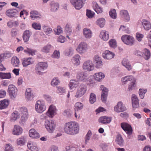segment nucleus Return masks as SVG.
I'll return each mask as SVG.
<instances>
[{"label":"nucleus","mask_w":151,"mask_h":151,"mask_svg":"<svg viewBox=\"0 0 151 151\" xmlns=\"http://www.w3.org/2000/svg\"><path fill=\"white\" fill-rule=\"evenodd\" d=\"M63 129L66 134L73 135L79 133V126L78 123L76 122L70 121L65 124Z\"/></svg>","instance_id":"f257e3e1"},{"label":"nucleus","mask_w":151,"mask_h":151,"mask_svg":"<svg viewBox=\"0 0 151 151\" xmlns=\"http://www.w3.org/2000/svg\"><path fill=\"white\" fill-rule=\"evenodd\" d=\"M91 76H89L87 73L80 71L78 72L76 75L77 80L79 81L91 83Z\"/></svg>","instance_id":"f03ea898"},{"label":"nucleus","mask_w":151,"mask_h":151,"mask_svg":"<svg viewBox=\"0 0 151 151\" xmlns=\"http://www.w3.org/2000/svg\"><path fill=\"white\" fill-rule=\"evenodd\" d=\"M87 89V86L85 84L81 83L77 88L74 97L77 99L80 98L86 93Z\"/></svg>","instance_id":"7ed1b4c3"},{"label":"nucleus","mask_w":151,"mask_h":151,"mask_svg":"<svg viewBox=\"0 0 151 151\" xmlns=\"http://www.w3.org/2000/svg\"><path fill=\"white\" fill-rule=\"evenodd\" d=\"M35 110L39 113H42L46 109L45 103L43 100L37 101L35 105Z\"/></svg>","instance_id":"20e7f679"},{"label":"nucleus","mask_w":151,"mask_h":151,"mask_svg":"<svg viewBox=\"0 0 151 151\" xmlns=\"http://www.w3.org/2000/svg\"><path fill=\"white\" fill-rule=\"evenodd\" d=\"M89 46L86 42L83 41L78 45L76 48V50L79 54L82 55L86 52Z\"/></svg>","instance_id":"39448f33"},{"label":"nucleus","mask_w":151,"mask_h":151,"mask_svg":"<svg viewBox=\"0 0 151 151\" xmlns=\"http://www.w3.org/2000/svg\"><path fill=\"white\" fill-rule=\"evenodd\" d=\"M47 67V63L45 62H40L36 65L35 70L37 74L42 75L44 73L42 71L46 70Z\"/></svg>","instance_id":"423d86ee"},{"label":"nucleus","mask_w":151,"mask_h":151,"mask_svg":"<svg viewBox=\"0 0 151 151\" xmlns=\"http://www.w3.org/2000/svg\"><path fill=\"white\" fill-rule=\"evenodd\" d=\"M19 111L21 115V122L23 124L27 120L29 117L28 110L26 107H22L20 108Z\"/></svg>","instance_id":"0eeeda50"},{"label":"nucleus","mask_w":151,"mask_h":151,"mask_svg":"<svg viewBox=\"0 0 151 151\" xmlns=\"http://www.w3.org/2000/svg\"><path fill=\"white\" fill-rule=\"evenodd\" d=\"M121 40L125 44L130 46L133 45L135 41V39L133 37L127 35H122Z\"/></svg>","instance_id":"6e6552de"},{"label":"nucleus","mask_w":151,"mask_h":151,"mask_svg":"<svg viewBox=\"0 0 151 151\" xmlns=\"http://www.w3.org/2000/svg\"><path fill=\"white\" fill-rule=\"evenodd\" d=\"M82 68L84 70L90 72L93 70L95 67L92 60H88L83 62L82 65Z\"/></svg>","instance_id":"1a4fd4ad"},{"label":"nucleus","mask_w":151,"mask_h":151,"mask_svg":"<svg viewBox=\"0 0 151 151\" xmlns=\"http://www.w3.org/2000/svg\"><path fill=\"white\" fill-rule=\"evenodd\" d=\"M45 126L47 131L50 133L53 132L56 127L55 123L52 120H46L45 122Z\"/></svg>","instance_id":"9d476101"},{"label":"nucleus","mask_w":151,"mask_h":151,"mask_svg":"<svg viewBox=\"0 0 151 151\" xmlns=\"http://www.w3.org/2000/svg\"><path fill=\"white\" fill-rule=\"evenodd\" d=\"M8 92L11 99L15 98L17 95L18 89L15 86L10 85L8 86Z\"/></svg>","instance_id":"9b49d317"},{"label":"nucleus","mask_w":151,"mask_h":151,"mask_svg":"<svg viewBox=\"0 0 151 151\" xmlns=\"http://www.w3.org/2000/svg\"><path fill=\"white\" fill-rule=\"evenodd\" d=\"M121 127L128 136L132 133L133 129L130 125L128 123L123 122L121 124Z\"/></svg>","instance_id":"f8f14e48"},{"label":"nucleus","mask_w":151,"mask_h":151,"mask_svg":"<svg viewBox=\"0 0 151 151\" xmlns=\"http://www.w3.org/2000/svg\"><path fill=\"white\" fill-rule=\"evenodd\" d=\"M126 107L124 105L122 101H119L114 107V111L117 113H120L125 111Z\"/></svg>","instance_id":"ddd939ff"},{"label":"nucleus","mask_w":151,"mask_h":151,"mask_svg":"<svg viewBox=\"0 0 151 151\" xmlns=\"http://www.w3.org/2000/svg\"><path fill=\"white\" fill-rule=\"evenodd\" d=\"M25 99L27 101H32L34 97V96L31 89L28 88L26 89L24 93Z\"/></svg>","instance_id":"4468645a"},{"label":"nucleus","mask_w":151,"mask_h":151,"mask_svg":"<svg viewBox=\"0 0 151 151\" xmlns=\"http://www.w3.org/2000/svg\"><path fill=\"white\" fill-rule=\"evenodd\" d=\"M57 109L56 106L53 104L50 105L47 111V114L50 116V118H52L57 114Z\"/></svg>","instance_id":"2eb2a0df"},{"label":"nucleus","mask_w":151,"mask_h":151,"mask_svg":"<svg viewBox=\"0 0 151 151\" xmlns=\"http://www.w3.org/2000/svg\"><path fill=\"white\" fill-rule=\"evenodd\" d=\"M93 62L95 64L96 68H100L102 66L103 64L101 58L99 55H96L94 56Z\"/></svg>","instance_id":"dca6fc26"},{"label":"nucleus","mask_w":151,"mask_h":151,"mask_svg":"<svg viewBox=\"0 0 151 151\" xmlns=\"http://www.w3.org/2000/svg\"><path fill=\"white\" fill-rule=\"evenodd\" d=\"M22 64L24 67L28 66L32 64L34 62L33 59L30 57L23 58L21 60Z\"/></svg>","instance_id":"f3484780"},{"label":"nucleus","mask_w":151,"mask_h":151,"mask_svg":"<svg viewBox=\"0 0 151 151\" xmlns=\"http://www.w3.org/2000/svg\"><path fill=\"white\" fill-rule=\"evenodd\" d=\"M81 57L78 54H76L72 57L71 60L73 65L76 66H78L81 64Z\"/></svg>","instance_id":"a211bd4d"},{"label":"nucleus","mask_w":151,"mask_h":151,"mask_svg":"<svg viewBox=\"0 0 151 151\" xmlns=\"http://www.w3.org/2000/svg\"><path fill=\"white\" fill-rule=\"evenodd\" d=\"M71 3L76 9L79 10L83 6L82 0H70Z\"/></svg>","instance_id":"6ab92c4d"},{"label":"nucleus","mask_w":151,"mask_h":151,"mask_svg":"<svg viewBox=\"0 0 151 151\" xmlns=\"http://www.w3.org/2000/svg\"><path fill=\"white\" fill-rule=\"evenodd\" d=\"M83 34L85 38L90 39L92 37L93 32L90 29L86 27L83 30Z\"/></svg>","instance_id":"aec40b11"},{"label":"nucleus","mask_w":151,"mask_h":151,"mask_svg":"<svg viewBox=\"0 0 151 151\" xmlns=\"http://www.w3.org/2000/svg\"><path fill=\"white\" fill-rule=\"evenodd\" d=\"M102 56L104 59L109 60L114 57L115 54L109 50H106L102 54Z\"/></svg>","instance_id":"412c9836"},{"label":"nucleus","mask_w":151,"mask_h":151,"mask_svg":"<svg viewBox=\"0 0 151 151\" xmlns=\"http://www.w3.org/2000/svg\"><path fill=\"white\" fill-rule=\"evenodd\" d=\"M23 132V129L20 126L15 125L12 130V133L14 135L18 136L21 135Z\"/></svg>","instance_id":"4be33fe9"},{"label":"nucleus","mask_w":151,"mask_h":151,"mask_svg":"<svg viewBox=\"0 0 151 151\" xmlns=\"http://www.w3.org/2000/svg\"><path fill=\"white\" fill-rule=\"evenodd\" d=\"M131 100L132 106L133 108H137L139 107V99L136 95L133 94L132 95Z\"/></svg>","instance_id":"5701e85b"},{"label":"nucleus","mask_w":151,"mask_h":151,"mask_svg":"<svg viewBox=\"0 0 151 151\" xmlns=\"http://www.w3.org/2000/svg\"><path fill=\"white\" fill-rule=\"evenodd\" d=\"M5 14L8 17L11 18L17 15L18 14V12L16 9H10L6 10Z\"/></svg>","instance_id":"b1692460"},{"label":"nucleus","mask_w":151,"mask_h":151,"mask_svg":"<svg viewBox=\"0 0 151 151\" xmlns=\"http://www.w3.org/2000/svg\"><path fill=\"white\" fill-rule=\"evenodd\" d=\"M120 14L122 18L126 22H129L130 19V17L128 11L125 10H121Z\"/></svg>","instance_id":"393cba45"},{"label":"nucleus","mask_w":151,"mask_h":151,"mask_svg":"<svg viewBox=\"0 0 151 151\" xmlns=\"http://www.w3.org/2000/svg\"><path fill=\"white\" fill-rule=\"evenodd\" d=\"M99 36L102 40L106 41L109 39V35L108 32L105 30H102L101 31Z\"/></svg>","instance_id":"a878e982"},{"label":"nucleus","mask_w":151,"mask_h":151,"mask_svg":"<svg viewBox=\"0 0 151 151\" xmlns=\"http://www.w3.org/2000/svg\"><path fill=\"white\" fill-rule=\"evenodd\" d=\"M42 15L40 13L35 10H32L30 12V17L32 19H41Z\"/></svg>","instance_id":"bb28decb"},{"label":"nucleus","mask_w":151,"mask_h":151,"mask_svg":"<svg viewBox=\"0 0 151 151\" xmlns=\"http://www.w3.org/2000/svg\"><path fill=\"white\" fill-rule=\"evenodd\" d=\"M28 148L32 151H39V148L35 142H30L27 144Z\"/></svg>","instance_id":"cd10ccee"},{"label":"nucleus","mask_w":151,"mask_h":151,"mask_svg":"<svg viewBox=\"0 0 151 151\" xmlns=\"http://www.w3.org/2000/svg\"><path fill=\"white\" fill-rule=\"evenodd\" d=\"M32 35V32L30 30H26L25 31L23 34V38L24 42H28Z\"/></svg>","instance_id":"c85d7f7f"},{"label":"nucleus","mask_w":151,"mask_h":151,"mask_svg":"<svg viewBox=\"0 0 151 151\" xmlns=\"http://www.w3.org/2000/svg\"><path fill=\"white\" fill-rule=\"evenodd\" d=\"M142 25L144 29L146 30H149L151 28V24L147 20L143 19L141 21Z\"/></svg>","instance_id":"c756f323"},{"label":"nucleus","mask_w":151,"mask_h":151,"mask_svg":"<svg viewBox=\"0 0 151 151\" xmlns=\"http://www.w3.org/2000/svg\"><path fill=\"white\" fill-rule=\"evenodd\" d=\"M66 151H82L81 150L78 145L72 144L66 147Z\"/></svg>","instance_id":"7c9ffc66"},{"label":"nucleus","mask_w":151,"mask_h":151,"mask_svg":"<svg viewBox=\"0 0 151 151\" xmlns=\"http://www.w3.org/2000/svg\"><path fill=\"white\" fill-rule=\"evenodd\" d=\"M94 76V79L98 82L101 81L105 77V74L101 72L95 73Z\"/></svg>","instance_id":"2f4dec72"},{"label":"nucleus","mask_w":151,"mask_h":151,"mask_svg":"<svg viewBox=\"0 0 151 151\" xmlns=\"http://www.w3.org/2000/svg\"><path fill=\"white\" fill-rule=\"evenodd\" d=\"M74 52V50L73 48L71 47H69L65 50L64 54L66 56L70 57L72 56Z\"/></svg>","instance_id":"473e14b6"},{"label":"nucleus","mask_w":151,"mask_h":151,"mask_svg":"<svg viewBox=\"0 0 151 151\" xmlns=\"http://www.w3.org/2000/svg\"><path fill=\"white\" fill-rule=\"evenodd\" d=\"M29 135L30 137L35 139L38 138L40 137L39 133L34 129H31L29 130Z\"/></svg>","instance_id":"72a5a7b5"},{"label":"nucleus","mask_w":151,"mask_h":151,"mask_svg":"<svg viewBox=\"0 0 151 151\" xmlns=\"http://www.w3.org/2000/svg\"><path fill=\"white\" fill-rule=\"evenodd\" d=\"M95 23L97 25L102 28L104 27L105 24L106 20L104 18H100L97 19Z\"/></svg>","instance_id":"f704fd0d"},{"label":"nucleus","mask_w":151,"mask_h":151,"mask_svg":"<svg viewBox=\"0 0 151 151\" xmlns=\"http://www.w3.org/2000/svg\"><path fill=\"white\" fill-rule=\"evenodd\" d=\"M111 120V117L106 116H103L100 117L99 121L100 123L103 124L110 123Z\"/></svg>","instance_id":"c9c22d12"},{"label":"nucleus","mask_w":151,"mask_h":151,"mask_svg":"<svg viewBox=\"0 0 151 151\" xmlns=\"http://www.w3.org/2000/svg\"><path fill=\"white\" fill-rule=\"evenodd\" d=\"M135 78L132 76H126L121 78V81L122 83L125 84L129 81L132 82Z\"/></svg>","instance_id":"e433bc0d"},{"label":"nucleus","mask_w":151,"mask_h":151,"mask_svg":"<svg viewBox=\"0 0 151 151\" xmlns=\"http://www.w3.org/2000/svg\"><path fill=\"white\" fill-rule=\"evenodd\" d=\"M42 30L47 35L51 34L52 32V28L47 24H43L42 27Z\"/></svg>","instance_id":"4c0bfd02"},{"label":"nucleus","mask_w":151,"mask_h":151,"mask_svg":"<svg viewBox=\"0 0 151 151\" xmlns=\"http://www.w3.org/2000/svg\"><path fill=\"white\" fill-rule=\"evenodd\" d=\"M65 32L67 35L66 37L69 40H70V38L69 36L71 34L72 32V27L71 25L69 24H67L65 27Z\"/></svg>","instance_id":"58836bf2"},{"label":"nucleus","mask_w":151,"mask_h":151,"mask_svg":"<svg viewBox=\"0 0 151 151\" xmlns=\"http://www.w3.org/2000/svg\"><path fill=\"white\" fill-rule=\"evenodd\" d=\"M20 118V114L17 111L14 112L11 114L10 118V121L14 122Z\"/></svg>","instance_id":"ea45409f"},{"label":"nucleus","mask_w":151,"mask_h":151,"mask_svg":"<svg viewBox=\"0 0 151 151\" xmlns=\"http://www.w3.org/2000/svg\"><path fill=\"white\" fill-rule=\"evenodd\" d=\"M11 63L14 67H18L20 63L19 59L16 56H14L11 59Z\"/></svg>","instance_id":"a19ab883"},{"label":"nucleus","mask_w":151,"mask_h":151,"mask_svg":"<svg viewBox=\"0 0 151 151\" xmlns=\"http://www.w3.org/2000/svg\"><path fill=\"white\" fill-rule=\"evenodd\" d=\"M52 48V46L51 45L47 44L42 47L41 50L43 52L47 53L50 52Z\"/></svg>","instance_id":"79ce46f5"},{"label":"nucleus","mask_w":151,"mask_h":151,"mask_svg":"<svg viewBox=\"0 0 151 151\" xmlns=\"http://www.w3.org/2000/svg\"><path fill=\"white\" fill-rule=\"evenodd\" d=\"M122 65L125 67L128 70H130L132 69V67L128 60L127 59H124L122 62Z\"/></svg>","instance_id":"37998d69"},{"label":"nucleus","mask_w":151,"mask_h":151,"mask_svg":"<svg viewBox=\"0 0 151 151\" xmlns=\"http://www.w3.org/2000/svg\"><path fill=\"white\" fill-rule=\"evenodd\" d=\"M51 6L50 10L51 11L54 12L57 11L59 8V4L58 3L52 1L50 4Z\"/></svg>","instance_id":"c03bdc74"},{"label":"nucleus","mask_w":151,"mask_h":151,"mask_svg":"<svg viewBox=\"0 0 151 151\" xmlns=\"http://www.w3.org/2000/svg\"><path fill=\"white\" fill-rule=\"evenodd\" d=\"M9 103V101L6 99H4L0 101V109H2L6 108Z\"/></svg>","instance_id":"a18cd8bd"},{"label":"nucleus","mask_w":151,"mask_h":151,"mask_svg":"<svg viewBox=\"0 0 151 151\" xmlns=\"http://www.w3.org/2000/svg\"><path fill=\"white\" fill-rule=\"evenodd\" d=\"M93 7L94 10L97 14L101 13L103 12V9L102 8L99 6L98 4L96 2L93 3Z\"/></svg>","instance_id":"49530a36"},{"label":"nucleus","mask_w":151,"mask_h":151,"mask_svg":"<svg viewBox=\"0 0 151 151\" xmlns=\"http://www.w3.org/2000/svg\"><path fill=\"white\" fill-rule=\"evenodd\" d=\"M143 57L146 60L149 59L151 56V53L150 51L147 49H145L143 50Z\"/></svg>","instance_id":"de8ad7c7"},{"label":"nucleus","mask_w":151,"mask_h":151,"mask_svg":"<svg viewBox=\"0 0 151 151\" xmlns=\"http://www.w3.org/2000/svg\"><path fill=\"white\" fill-rule=\"evenodd\" d=\"M26 142V139L24 136L21 137L17 139L16 141L17 144L18 145L20 146L24 145Z\"/></svg>","instance_id":"09e8293b"},{"label":"nucleus","mask_w":151,"mask_h":151,"mask_svg":"<svg viewBox=\"0 0 151 151\" xmlns=\"http://www.w3.org/2000/svg\"><path fill=\"white\" fill-rule=\"evenodd\" d=\"M109 14L110 17L113 19H115L117 18V13L115 9H111L110 10Z\"/></svg>","instance_id":"8fccbe9b"},{"label":"nucleus","mask_w":151,"mask_h":151,"mask_svg":"<svg viewBox=\"0 0 151 151\" xmlns=\"http://www.w3.org/2000/svg\"><path fill=\"white\" fill-rule=\"evenodd\" d=\"M78 83L75 80H71L70 81L69 86L70 89H72L78 86Z\"/></svg>","instance_id":"3c124183"},{"label":"nucleus","mask_w":151,"mask_h":151,"mask_svg":"<svg viewBox=\"0 0 151 151\" xmlns=\"http://www.w3.org/2000/svg\"><path fill=\"white\" fill-rule=\"evenodd\" d=\"M147 91V89L141 88L139 89L138 93L140 98L143 99L144 98L145 94Z\"/></svg>","instance_id":"603ef678"},{"label":"nucleus","mask_w":151,"mask_h":151,"mask_svg":"<svg viewBox=\"0 0 151 151\" xmlns=\"http://www.w3.org/2000/svg\"><path fill=\"white\" fill-rule=\"evenodd\" d=\"M116 142V143L120 146H122L124 144V141L121 135L120 134L117 135Z\"/></svg>","instance_id":"864d4df0"},{"label":"nucleus","mask_w":151,"mask_h":151,"mask_svg":"<svg viewBox=\"0 0 151 151\" xmlns=\"http://www.w3.org/2000/svg\"><path fill=\"white\" fill-rule=\"evenodd\" d=\"M11 78V73H3L0 72V78L2 79H9Z\"/></svg>","instance_id":"5fc2aeb1"},{"label":"nucleus","mask_w":151,"mask_h":151,"mask_svg":"<svg viewBox=\"0 0 151 151\" xmlns=\"http://www.w3.org/2000/svg\"><path fill=\"white\" fill-rule=\"evenodd\" d=\"M135 82L136 79L134 78L133 81L129 84L128 87V90L129 91H131L136 86Z\"/></svg>","instance_id":"6e6d98bb"},{"label":"nucleus","mask_w":151,"mask_h":151,"mask_svg":"<svg viewBox=\"0 0 151 151\" xmlns=\"http://www.w3.org/2000/svg\"><path fill=\"white\" fill-rule=\"evenodd\" d=\"M83 107V104L80 102H77L75 104V111H78L82 109Z\"/></svg>","instance_id":"4d7b16f0"},{"label":"nucleus","mask_w":151,"mask_h":151,"mask_svg":"<svg viewBox=\"0 0 151 151\" xmlns=\"http://www.w3.org/2000/svg\"><path fill=\"white\" fill-rule=\"evenodd\" d=\"M66 92V89L65 87L59 86L57 87V93L60 94L62 95Z\"/></svg>","instance_id":"13d9d810"},{"label":"nucleus","mask_w":151,"mask_h":151,"mask_svg":"<svg viewBox=\"0 0 151 151\" xmlns=\"http://www.w3.org/2000/svg\"><path fill=\"white\" fill-rule=\"evenodd\" d=\"M89 101L91 104H93L96 101V95L93 93H91L90 95Z\"/></svg>","instance_id":"bf43d9fd"},{"label":"nucleus","mask_w":151,"mask_h":151,"mask_svg":"<svg viewBox=\"0 0 151 151\" xmlns=\"http://www.w3.org/2000/svg\"><path fill=\"white\" fill-rule=\"evenodd\" d=\"M60 83L58 78L57 77L54 78L51 82V85L53 86H55L58 85Z\"/></svg>","instance_id":"052dcab7"},{"label":"nucleus","mask_w":151,"mask_h":151,"mask_svg":"<svg viewBox=\"0 0 151 151\" xmlns=\"http://www.w3.org/2000/svg\"><path fill=\"white\" fill-rule=\"evenodd\" d=\"M32 27L35 30H40L41 28L40 24L38 22H34L32 24Z\"/></svg>","instance_id":"680f3d73"},{"label":"nucleus","mask_w":151,"mask_h":151,"mask_svg":"<svg viewBox=\"0 0 151 151\" xmlns=\"http://www.w3.org/2000/svg\"><path fill=\"white\" fill-rule=\"evenodd\" d=\"M109 43L110 47L111 48H114L116 47V42L114 39H112L110 40L109 41Z\"/></svg>","instance_id":"e2e57ef3"},{"label":"nucleus","mask_w":151,"mask_h":151,"mask_svg":"<svg viewBox=\"0 0 151 151\" xmlns=\"http://www.w3.org/2000/svg\"><path fill=\"white\" fill-rule=\"evenodd\" d=\"M72 114V111L70 110L69 109H67L64 111L63 115L67 117H71Z\"/></svg>","instance_id":"0e129e2a"},{"label":"nucleus","mask_w":151,"mask_h":151,"mask_svg":"<svg viewBox=\"0 0 151 151\" xmlns=\"http://www.w3.org/2000/svg\"><path fill=\"white\" fill-rule=\"evenodd\" d=\"M92 133L90 130L88 131L85 138V143L87 144L90 139Z\"/></svg>","instance_id":"69168bd1"},{"label":"nucleus","mask_w":151,"mask_h":151,"mask_svg":"<svg viewBox=\"0 0 151 151\" xmlns=\"http://www.w3.org/2000/svg\"><path fill=\"white\" fill-rule=\"evenodd\" d=\"M119 30L121 31H123L125 33H129V28L123 25H122L120 26Z\"/></svg>","instance_id":"338daca9"},{"label":"nucleus","mask_w":151,"mask_h":151,"mask_svg":"<svg viewBox=\"0 0 151 151\" xmlns=\"http://www.w3.org/2000/svg\"><path fill=\"white\" fill-rule=\"evenodd\" d=\"M5 151H14V149L11 144H8L5 146Z\"/></svg>","instance_id":"774afa93"}]
</instances>
